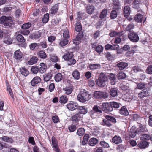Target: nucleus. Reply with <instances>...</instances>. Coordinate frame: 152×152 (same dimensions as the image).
I'll return each mask as SVG.
<instances>
[{"mask_svg": "<svg viewBox=\"0 0 152 152\" xmlns=\"http://www.w3.org/2000/svg\"><path fill=\"white\" fill-rule=\"evenodd\" d=\"M109 34L111 37H113L116 36H122V33L121 32L119 33H117L115 31H113L110 33Z\"/></svg>", "mask_w": 152, "mask_h": 152, "instance_id": "864d4df0", "label": "nucleus"}, {"mask_svg": "<svg viewBox=\"0 0 152 152\" xmlns=\"http://www.w3.org/2000/svg\"><path fill=\"white\" fill-rule=\"evenodd\" d=\"M98 142V140L96 138H93L90 139L89 141V145L91 146H94L96 145Z\"/></svg>", "mask_w": 152, "mask_h": 152, "instance_id": "b1692460", "label": "nucleus"}, {"mask_svg": "<svg viewBox=\"0 0 152 152\" xmlns=\"http://www.w3.org/2000/svg\"><path fill=\"white\" fill-rule=\"evenodd\" d=\"M58 6L57 4H55L51 8L50 11V13L52 15H54L58 11Z\"/></svg>", "mask_w": 152, "mask_h": 152, "instance_id": "cd10ccee", "label": "nucleus"}, {"mask_svg": "<svg viewBox=\"0 0 152 152\" xmlns=\"http://www.w3.org/2000/svg\"><path fill=\"white\" fill-rule=\"evenodd\" d=\"M128 37L130 41L134 42H138L139 39L138 35L134 32H131L129 33Z\"/></svg>", "mask_w": 152, "mask_h": 152, "instance_id": "20e7f679", "label": "nucleus"}, {"mask_svg": "<svg viewBox=\"0 0 152 152\" xmlns=\"http://www.w3.org/2000/svg\"><path fill=\"white\" fill-rule=\"evenodd\" d=\"M22 52L20 50H18L15 52L13 57L17 61H20L22 58Z\"/></svg>", "mask_w": 152, "mask_h": 152, "instance_id": "1a4fd4ad", "label": "nucleus"}, {"mask_svg": "<svg viewBox=\"0 0 152 152\" xmlns=\"http://www.w3.org/2000/svg\"><path fill=\"white\" fill-rule=\"evenodd\" d=\"M124 15L125 17H127L129 16L130 12L129 7L128 6H125L124 8Z\"/></svg>", "mask_w": 152, "mask_h": 152, "instance_id": "a211bd4d", "label": "nucleus"}, {"mask_svg": "<svg viewBox=\"0 0 152 152\" xmlns=\"http://www.w3.org/2000/svg\"><path fill=\"white\" fill-rule=\"evenodd\" d=\"M41 80L40 78L38 76L35 77L31 82V85L32 86H34L36 84L39 83Z\"/></svg>", "mask_w": 152, "mask_h": 152, "instance_id": "4468645a", "label": "nucleus"}, {"mask_svg": "<svg viewBox=\"0 0 152 152\" xmlns=\"http://www.w3.org/2000/svg\"><path fill=\"white\" fill-rule=\"evenodd\" d=\"M137 85V88L139 89H142L144 88L146 86V84L144 83L140 82L136 83Z\"/></svg>", "mask_w": 152, "mask_h": 152, "instance_id": "c03bdc74", "label": "nucleus"}, {"mask_svg": "<svg viewBox=\"0 0 152 152\" xmlns=\"http://www.w3.org/2000/svg\"><path fill=\"white\" fill-rule=\"evenodd\" d=\"M87 12L89 14H91L94 10V7L93 6L88 5L87 7Z\"/></svg>", "mask_w": 152, "mask_h": 152, "instance_id": "58836bf2", "label": "nucleus"}, {"mask_svg": "<svg viewBox=\"0 0 152 152\" xmlns=\"http://www.w3.org/2000/svg\"><path fill=\"white\" fill-rule=\"evenodd\" d=\"M39 46L38 44L36 43H32L29 45L30 49L32 50H34L35 49H38L39 48Z\"/></svg>", "mask_w": 152, "mask_h": 152, "instance_id": "de8ad7c7", "label": "nucleus"}, {"mask_svg": "<svg viewBox=\"0 0 152 152\" xmlns=\"http://www.w3.org/2000/svg\"><path fill=\"white\" fill-rule=\"evenodd\" d=\"M60 21V19H53L52 20L51 23L52 24L54 25H57L59 22Z\"/></svg>", "mask_w": 152, "mask_h": 152, "instance_id": "680f3d73", "label": "nucleus"}, {"mask_svg": "<svg viewBox=\"0 0 152 152\" xmlns=\"http://www.w3.org/2000/svg\"><path fill=\"white\" fill-rule=\"evenodd\" d=\"M37 55L41 58L45 59L46 58L47 56L44 51L41 50L37 53Z\"/></svg>", "mask_w": 152, "mask_h": 152, "instance_id": "c9c22d12", "label": "nucleus"}, {"mask_svg": "<svg viewBox=\"0 0 152 152\" xmlns=\"http://www.w3.org/2000/svg\"><path fill=\"white\" fill-rule=\"evenodd\" d=\"M31 71L34 74H36L39 71V69L37 66H33L31 68Z\"/></svg>", "mask_w": 152, "mask_h": 152, "instance_id": "4d7b16f0", "label": "nucleus"}, {"mask_svg": "<svg viewBox=\"0 0 152 152\" xmlns=\"http://www.w3.org/2000/svg\"><path fill=\"white\" fill-rule=\"evenodd\" d=\"M51 139L53 146L54 148V150L56 152H59L58 148V145L56 139L55 137L53 136L52 137Z\"/></svg>", "mask_w": 152, "mask_h": 152, "instance_id": "6e6552de", "label": "nucleus"}, {"mask_svg": "<svg viewBox=\"0 0 152 152\" xmlns=\"http://www.w3.org/2000/svg\"><path fill=\"white\" fill-rule=\"evenodd\" d=\"M72 75L74 78L76 80H78L80 78V73L77 70H75L73 72Z\"/></svg>", "mask_w": 152, "mask_h": 152, "instance_id": "a18cd8bd", "label": "nucleus"}, {"mask_svg": "<svg viewBox=\"0 0 152 152\" xmlns=\"http://www.w3.org/2000/svg\"><path fill=\"white\" fill-rule=\"evenodd\" d=\"M73 56V55L72 53L68 52L64 55L62 57L64 60L68 61L70 58H71Z\"/></svg>", "mask_w": 152, "mask_h": 152, "instance_id": "6ab92c4d", "label": "nucleus"}, {"mask_svg": "<svg viewBox=\"0 0 152 152\" xmlns=\"http://www.w3.org/2000/svg\"><path fill=\"white\" fill-rule=\"evenodd\" d=\"M56 39V37L53 36H51L49 37L48 38V41L51 43H52Z\"/></svg>", "mask_w": 152, "mask_h": 152, "instance_id": "338daca9", "label": "nucleus"}, {"mask_svg": "<svg viewBox=\"0 0 152 152\" xmlns=\"http://www.w3.org/2000/svg\"><path fill=\"white\" fill-rule=\"evenodd\" d=\"M38 58L35 56L32 57L30 60L28 62V64L30 65H33L37 63L38 61Z\"/></svg>", "mask_w": 152, "mask_h": 152, "instance_id": "473e14b6", "label": "nucleus"}, {"mask_svg": "<svg viewBox=\"0 0 152 152\" xmlns=\"http://www.w3.org/2000/svg\"><path fill=\"white\" fill-rule=\"evenodd\" d=\"M126 74L122 71H119L117 75L118 78V79H124L126 77Z\"/></svg>", "mask_w": 152, "mask_h": 152, "instance_id": "e433bc0d", "label": "nucleus"}, {"mask_svg": "<svg viewBox=\"0 0 152 152\" xmlns=\"http://www.w3.org/2000/svg\"><path fill=\"white\" fill-rule=\"evenodd\" d=\"M43 30H39L37 32L33 34L32 36L33 39H37L40 38L43 34Z\"/></svg>", "mask_w": 152, "mask_h": 152, "instance_id": "ddd939ff", "label": "nucleus"}, {"mask_svg": "<svg viewBox=\"0 0 152 152\" xmlns=\"http://www.w3.org/2000/svg\"><path fill=\"white\" fill-rule=\"evenodd\" d=\"M1 140L5 142H7L9 143H12L13 142V140L11 138L7 136H4L1 137Z\"/></svg>", "mask_w": 152, "mask_h": 152, "instance_id": "f704fd0d", "label": "nucleus"}, {"mask_svg": "<svg viewBox=\"0 0 152 152\" xmlns=\"http://www.w3.org/2000/svg\"><path fill=\"white\" fill-rule=\"evenodd\" d=\"M103 50V48L101 45H99L96 47V51L98 53H100Z\"/></svg>", "mask_w": 152, "mask_h": 152, "instance_id": "0e129e2a", "label": "nucleus"}, {"mask_svg": "<svg viewBox=\"0 0 152 152\" xmlns=\"http://www.w3.org/2000/svg\"><path fill=\"white\" fill-rule=\"evenodd\" d=\"M121 138L118 136H115L112 139V142L115 144H118L122 142Z\"/></svg>", "mask_w": 152, "mask_h": 152, "instance_id": "f8f14e48", "label": "nucleus"}, {"mask_svg": "<svg viewBox=\"0 0 152 152\" xmlns=\"http://www.w3.org/2000/svg\"><path fill=\"white\" fill-rule=\"evenodd\" d=\"M77 109L79 110V112L80 114H85L87 112V108H86L84 107L79 106Z\"/></svg>", "mask_w": 152, "mask_h": 152, "instance_id": "ea45409f", "label": "nucleus"}, {"mask_svg": "<svg viewBox=\"0 0 152 152\" xmlns=\"http://www.w3.org/2000/svg\"><path fill=\"white\" fill-rule=\"evenodd\" d=\"M85 132V130L83 128H80L78 129L77 133L79 136H82L84 134Z\"/></svg>", "mask_w": 152, "mask_h": 152, "instance_id": "49530a36", "label": "nucleus"}, {"mask_svg": "<svg viewBox=\"0 0 152 152\" xmlns=\"http://www.w3.org/2000/svg\"><path fill=\"white\" fill-rule=\"evenodd\" d=\"M69 41L67 39L62 38L60 40L59 45L61 47L64 46L68 44Z\"/></svg>", "mask_w": 152, "mask_h": 152, "instance_id": "aec40b11", "label": "nucleus"}, {"mask_svg": "<svg viewBox=\"0 0 152 152\" xmlns=\"http://www.w3.org/2000/svg\"><path fill=\"white\" fill-rule=\"evenodd\" d=\"M49 19V14L48 13H46L44 16L42 18V22L44 23H47Z\"/></svg>", "mask_w": 152, "mask_h": 152, "instance_id": "5fc2aeb1", "label": "nucleus"}, {"mask_svg": "<svg viewBox=\"0 0 152 152\" xmlns=\"http://www.w3.org/2000/svg\"><path fill=\"white\" fill-rule=\"evenodd\" d=\"M150 138V135L146 134H142L140 137V140L142 141L148 140Z\"/></svg>", "mask_w": 152, "mask_h": 152, "instance_id": "2f4dec72", "label": "nucleus"}, {"mask_svg": "<svg viewBox=\"0 0 152 152\" xmlns=\"http://www.w3.org/2000/svg\"><path fill=\"white\" fill-rule=\"evenodd\" d=\"M143 16L141 14L138 13L134 17V20L138 23H141L142 21Z\"/></svg>", "mask_w": 152, "mask_h": 152, "instance_id": "412c9836", "label": "nucleus"}, {"mask_svg": "<svg viewBox=\"0 0 152 152\" xmlns=\"http://www.w3.org/2000/svg\"><path fill=\"white\" fill-rule=\"evenodd\" d=\"M119 36V37H117L115 38L114 40V42L115 43L117 44L119 43L121 41V39H122L124 40L125 39V36L122 34V36L121 35Z\"/></svg>", "mask_w": 152, "mask_h": 152, "instance_id": "7c9ffc66", "label": "nucleus"}, {"mask_svg": "<svg viewBox=\"0 0 152 152\" xmlns=\"http://www.w3.org/2000/svg\"><path fill=\"white\" fill-rule=\"evenodd\" d=\"M126 148V146L124 145L121 144L118 145L116 148V149L118 151L121 152L124 151Z\"/></svg>", "mask_w": 152, "mask_h": 152, "instance_id": "a878e982", "label": "nucleus"}, {"mask_svg": "<svg viewBox=\"0 0 152 152\" xmlns=\"http://www.w3.org/2000/svg\"><path fill=\"white\" fill-rule=\"evenodd\" d=\"M141 4L140 0H135L133 3V7L135 9H137L139 7Z\"/></svg>", "mask_w": 152, "mask_h": 152, "instance_id": "a19ab883", "label": "nucleus"}, {"mask_svg": "<svg viewBox=\"0 0 152 152\" xmlns=\"http://www.w3.org/2000/svg\"><path fill=\"white\" fill-rule=\"evenodd\" d=\"M66 107L69 110L72 111L77 109L79 106L76 102L71 101L67 104Z\"/></svg>", "mask_w": 152, "mask_h": 152, "instance_id": "39448f33", "label": "nucleus"}, {"mask_svg": "<svg viewBox=\"0 0 152 152\" xmlns=\"http://www.w3.org/2000/svg\"><path fill=\"white\" fill-rule=\"evenodd\" d=\"M146 72L148 74H152V65H149L148 66Z\"/></svg>", "mask_w": 152, "mask_h": 152, "instance_id": "bf43d9fd", "label": "nucleus"}, {"mask_svg": "<svg viewBox=\"0 0 152 152\" xmlns=\"http://www.w3.org/2000/svg\"><path fill=\"white\" fill-rule=\"evenodd\" d=\"M110 93L112 97H114L117 95V90L115 88H113L110 90Z\"/></svg>", "mask_w": 152, "mask_h": 152, "instance_id": "79ce46f5", "label": "nucleus"}, {"mask_svg": "<svg viewBox=\"0 0 152 152\" xmlns=\"http://www.w3.org/2000/svg\"><path fill=\"white\" fill-rule=\"evenodd\" d=\"M82 37L81 34L79 33L76 37V38L73 40V43L77 45L79 44L81 42V38Z\"/></svg>", "mask_w": 152, "mask_h": 152, "instance_id": "dca6fc26", "label": "nucleus"}, {"mask_svg": "<svg viewBox=\"0 0 152 152\" xmlns=\"http://www.w3.org/2000/svg\"><path fill=\"white\" fill-rule=\"evenodd\" d=\"M113 110V108L111 102H105V113H108Z\"/></svg>", "mask_w": 152, "mask_h": 152, "instance_id": "9d476101", "label": "nucleus"}, {"mask_svg": "<svg viewBox=\"0 0 152 152\" xmlns=\"http://www.w3.org/2000/svg\"><path fill=\"white\" fill-rule=\"evenodd\" d=\"M117 12L115 10H112L110 13V16L111 19H113L117 17Z\"/></svg>", "mask_w": 152, "mask_h": 152, "instance_id": "603ef678", "label": "nucleus"}, {"mask_svg": "<svg viewBox=\"0 0 152 152\" xmlns=\"http://www.w3.org/2000/svg\"><path fill=\"white\" fill-rule=\"evenodd\" d=\"M68 100V99L65 96H62L60 98L59 102L61 103L65 104Z\"/></svg>", "mask_w": 152, "mask_h": 152, "instance_id": "09e8293b", "label": "nucleus"}, {"mask_svg": "<svg viewBox=\"0 0 152 152\" xmlns=\"http://www.w3.org/2000/svg\"><path fill=\"white\" fill-rule=\"evenodd\" d=\"M63 90L66 94L69 95L72 93L73 91V88L72 86H70L64 88Z\"/></svg>", "mask_w": 152, "mask_h": 152, "instance_id": "5701e85b", "label": "nucleus"}, {"mask_svg": "<svg viewBox=\"0 0 152 152\" xmlns=\"http://www.w3.org/2000/svg\"><path fill=\"white\" fill-rule=\"evenodd\" d=\"M20 71L21 74L25 76H27L29 74V71L25 67L20 68Z\"/></svg>", "mask_w": 152, "mask_h": 152, "instance_id": "393cba45", "label": "nucleus"}, {"mask_svg": "<svg viewBox=\"0 0 152 152\" xmlns=\"http://www.w3.org/2000/svg\"><path fill=\"white\" fill-rule=\"evenodd\" d=\"M16 38L18 42H24L25 41V39L21 34H18L16 37Z\"/></svg>", "mask_w": 152, "mask_h": 152, "instance_id": "37998d69", "label": "nucleus"}, {"mask_svg": "<svg viewBox=\"0 0 152 152\" xmlns=\"http://www.w3.org/2000/svg\"><path fill=\"white\" fill-rule=\"evenodd\" d=\"M62 31L63 32V36L64 38L67 39L70 37L69 32L68 29L63 30Z\"/></svg>", "mask_w": 152, "mask_h": 152, "instance_id": "72a5a7b5", "label": "nucleus"}, {"mask_svg": "<svg viewBox=\"0 0 152 152\" xmlns=\"http://www.w3.org/2000/svg\"><path fill=\"white\" fill-rule=\"evenodd\" d=\"M104 93L99 91H96L94 93V96L96 98H100L103 97Z\"/></svg>", "mask_w": 152, "mask_h": 152, "instance_id": "bb28decb", "label": "nucleus"}, {"mask_svg": "<svg viewBox=\"0 0 152 152\" xmlns=\"http://www.w3.org/2000/svg\"><path fill=\"white\" fill-rule=\"evenodd\" d=\"M90 94L86 90H84L80 91V93L77 96V99L82 102H85L89 100Z\"/></svg>", "mask_w": 152, "mask_h": 152, "instance_id": "f03ea898", "label": "nucleus"}, {"mask_svg": "<svg viewBox=\"0 0 152 152\" xmlns=\"http://www.w3.org/2000/svg\"><path fill=\"white\" fill-rule=\"evenodd\" d=\"M89 67L91 69H96L100 68V65L99 64H90Z\"/></svg>", "mask_w": 152, "mask_h": 152, "instance_id": "c756f323", "label": "nucleus"}, {"mask_svg": "<svg viewBox=\"0 0 152 152\" xmlns=\"http://www.w3.org/2000/svg\"><path fill=\"white\" fill-rule=\"evenodd\" d=\"M80 115L79 113H77L72 117V121L75 122L78 121L80 119Z\"/></svg>", "mask_w": 152, "mask_h": 152, "instance_id": "c85d7f7f", "label": "nucleus"}, {"mask_svg": "<svg viewBox=\"0 0 152 152\" xmlns=\"http://www.w3.org/2000/svg\"><path fill=\"white\" fill-rule=\"evenodd\" d=\"M104 103H102V105H100L99 107L97 105H94L92 108L93 111H91V114H93L94 112H99L100 113H102V111L101 110H102L103 111H104V110L103 109L104 108Z\"/></svg>", "mask_w": 152, "mask_h": 152, "instance_id": "423d86ee", "label": "nucleus"}, {"mask_svg": "<svg viewBox=\"0 0 152 152\" xmlns=\"http://www.w3.org/2000/svg\"><path fill=\"white\" fill-rule=\"evenodd\" d=\"M128 66V64L126 62H120L117 64V66L120 70H123Z\"/></svg>", "mask_w": 152, "mask_h": 152, "instance_id": "2eb2a0df", "label": "nucleus"}, {"mask_svg": "<svg viewBox=\"0 0 152 152\" xmlns=\"http://www.w3.org/2000/svg\"><path fill=\"white\" fill-rule=\"evenodd\" d=\"M82 30V26L80 22H77L76 23L75 30L77 32H79Z\"/></svg>", "mask_w": 152, "mask_h": 152, "instance_id": "3c124183", "label": "nucleus"}, {"mask_svg": "<svg viewBox=\"0 0 152 152\" xmlns=\"http://www.w3.org/2000/svg\"><path fill=\"white\" fill-rule=\"evenodd\" d=\"M50 60L53 62H56L58 60V58L56 56H52L50 58Z\"/></svg>", "mask_w": 152, "mask_h": 152, "instance_id": "e2e57ef3", "label": "nucleus"}, {"mask_svg": "<svg viewBox=\"0 0 152 152\" xmlns=\"http://www.w3.org/2000/svg\"><path fill=\"white\" fill-rule=\"evenodd\" d=\"M120 113L122 115L127 116L129 115V113L125 106H123L120 110Z\"/></svg>", "mask_w": 152, "mask_h": 152, "instance_id": "f3484780", "label": "nucleus"}, {"mask_svg": "<svg viewBox=\"0 0 152 152\" xmlns=\"http://www.w3.org/2000/svg\"><path fill=\"white\" fill-rule=\"evenodd\" d=\"M31 26V23H28L23 24L21 27L23 29H27L30 28Z\"/></svg>", "mask_w": 152, "mask_h": 152, "instance_id": "052dcab7", "label": "nucleus"}, {"mask_svg": "<svg viewBox=\"0 0 152 152\" xmlns=\"http://www.w3.org/2000/svg\"><path fill=\"white\" fill-rule=\"evenodd\" d=\"M51 74L50 73H48L47 75H45L44 77V81L46 82L49 81L51 78Z\"/></svg>", "mask_w": 152, "mask_h": 152, "instance_id": "13d9d810", "label": "nucleus"}, {"mask_svg": "<svg viewBox=\"0 0 152 152\" xmlns=\"http://www.w3.org/2000/svg\"><path fill=\"white\" fill-rule=\"evenodd\" d=\"M69 62L68 64L69 65H71L72 64H74L76 63V61L75 60L72 58V57L71 58H70L68 61Z\"/></svg>", "mask_w": 152, "mask_h": 152, "instance_id": "69168bd1", "label": "nucleus"}, {"mask_svg": "<svg viewBox=\"0 0 152 152\" xmlns=\"http://www.w3.org/2000/svg\"><path fill=\"white\" fill-rule=\"evenodd\" d=\"M149 96V92L147 90H144L139 93L138 94V97L140 99Z\"/></svg>", "mask_w": 152, "mask_h": 152, "instance_id": "9b49d317", "label": "nucleus"}, {"mask_svg": "<svg viewBox=\"0 0 152 152\" xmlns=\"http://www.w3.org/2000/svg\"><path fill=\"white\" fill-rule=\"evenodd\" d=\"M149 145L148 142L145 141L140 142L138 144V146L141 148H145Z\"/></svg>", "mask_w": 152, "mask_h": 152, "instance_id": "4be33fe9", "label": "nucleus"}, {"mask_svg": "<svg viewBox=\"0 0 152 152\" xmlns=\"http://www.w3.org/2000/svg\"><path fill=\"white\" fill-rule=\"evenodd\" d=\"M54 78L56 81L57 82L60 81L62 78V75L60 73H58L56 75Z\"/></svg>", "mask_w": 152, "mask_h": 152, "instance_id": "8fccbe9b", "label": "nucleus"}, {"mask_svg": "<svg viewBox=\"0 0 152 152\" xmlns=\"http://www.w3.org/2000/svg\"><path fill=\"white\" fill-rule=\"evenodd\" d=\"M96 84L99 86L103 87L104 86V74L101 73L99 76V78L96 80Z\"/></svg>", "mask_w": 152, "mask_h": 152, "instance_id": "7ed1b4c3", "label": "nucleus"}, {"mask_svg": "<svg viewBox=\"0 0 152 152\" xmlns=\"http://www.w3.org/2000/svg\"><path fill=\"white\" fill-rule=\"evenodd\" d=\"M69 129L71 132H73L76 129V126L74 125H72L69 127Z\"/></svg>", "mask_w": 152, "mask_h": 152, "instance_id": "774afa93", "label": "nucleus"}, {"mask_svg": "<svg viewBox=\"0 0 152 152\" xmlns=\"http://www.w3.org/2000/svg\"><path fill=\"white\" fill-rule=\"evenodd\" d=\"M12 18L10 16H3L0 18V22L3 24L6 28H12L13 24Z\"/></svg>", "mask_w": 152, "mask_h": 152, "instance_id": "f257e3e1", "label": "nucleus"}, {"mask_svg": "<svg viewBox=\"0 0 152 152\" xmlns=\"http://www.w3.org/2000/svg\"><path fill=\"white\" fill-rule=\"evenodd\" d=\"M135 129V128L132 127L130 131L129 135L132 138L134 137L137 133L136 130L135 129Z\"/></svg>", "mask_w": 152, "mask_h": 152, "instance_id": "4c0bfd02", "label": "nucleus"}, {"mask_svg": "<svg viewBox=\"0 0 152 152\" xmlns=\"http://www.w3.org/2000/svg\"><path fill=\"white\" fill-rule=\"evenodd\" d=\"M105 118L108 120L105 121V125H106L108 127H109L111 125V124L109 122V121L113 123H115L116 122V120L115 118L109 115H106Z\"/></svg>", "mask_w": 152, "mask_h": 152, "instance_id": "0eeeda50", "label": "nucleus"}, {"mask_svg": "<svg viewBox=\"0 0 152 152\" xmlns=\"http://www.w3.org/2000/svg\"><path fill=\"white\" fill-rule=\"evenodd\" d=\"M110 102L113 108H118L120 107V104L119 103H118L114 101L111 102Z\"/></svg>", "mask_w": 152, "mask_h": 152, "instance_id": "6e6d98bb", "label": "nucleus"}]
</instances>
